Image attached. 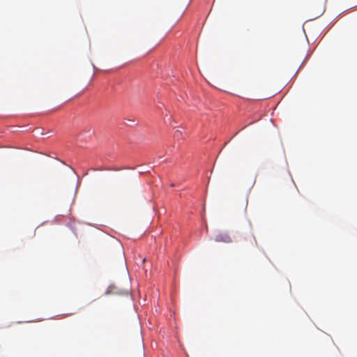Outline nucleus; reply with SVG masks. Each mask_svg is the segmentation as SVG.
Segmentation results:
<instances>
[{
	"mask_svg": "<svg viewBox=\"0 0 357 357\" xmlns=\"http://www.w3.org/2000/svg\"><path fill=\"white\" fill-rule=\"evenodd\" d=\"M244 245H255L257 244L256 239L255 236L252 234H248L247 236H244Z\"/></svg>",
	"mask_w": 357,
	"mask_h": 357,
	"instance_id": "nucleus-2",
	"label": "nucleus"
},
{
	"mask_svg": "<svg viewBox=\"0 0 357 357\" xmlns=\"http://www.w3.org/2000/svg\"><path fill=\"white\" fill-rule=\"evenodd\" d=\"M174 137L177 139L182 138V132L179 130H176L174 135Z\"/></svg>",
	"mask_w": 357,
	"mask_h": 357,
	"instance_id": "nucleus-3",
	"label": "nucleus"
},
{
	"mask_svg": "<svg viewBox=\"0 0 357 357\" xmlns=\"http://www.w3.org/2000/svg\"><path fill=\"white\" fill-rule=\"evenodd\" d=\"M174 122H175V121H172V122H171V123H169V124H170V126H173V123H174Z\"/></svg>",
	"mask_w": 357,
	"mask_h": 357,
	"instance_id": "nucleus-5",
	"label": "nucleus"
},
{
	"mask_svg": "<svg viewBox=\"0 0 357 357\" xmlns=\"http://www.w3.org/2000/svg\"><path fill=\"white\" fill-rule=\"evenodd\" d=\"M215 241L218 242L231 243L232 242V238L227 234H220L216 236Z\"/></svg>",
	"mask_w": 357,
	"mask_h": 357,
	"instance_id": "nucleus-1",
	"label": "nucleus"
},
{
	"mask_svg": "<svg viewBox=\"0 0 357 357\" xmlns=\"http://www.w3.org/2000/svg\"><path fill=\"white\" fill-rule=\"evenodd\" d=\"M188 4H189V3H188L186 5H185V6L183 7V13H184L185 10L187 9Z\"/></svg>",
	"mask_w": 357,
	"mask_h": 357,
	"instance_id": "nucleus-4",
	"label": "nucleus"
}]
</instances>
